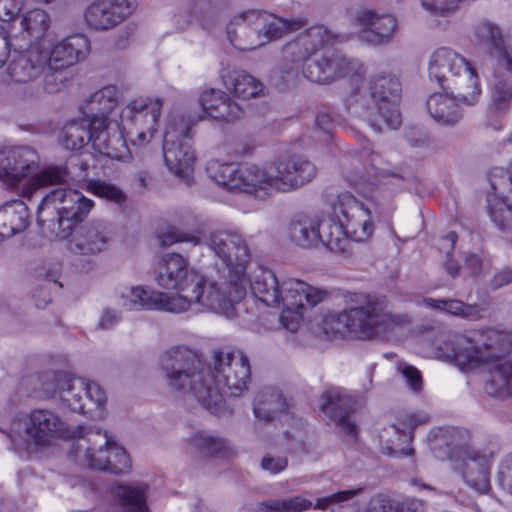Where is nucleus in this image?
I'll return each mask as SVG.
<instances>
[{
	"label": "nucleus",
	"instance_id": "nucleus-6",
	"mask_svg": "<svg viewBox=\"0 0 512 512\" xmlns=\"http://www.w3.org/2000/svg\"><path fill=\"white\" fill-rule=\"evenodd\" d=\"M307 25L305 18L283 19L265 10H247L231 22L227 34L231 44L241 51H251Z\"/></svg>",
	"mask_w": 512,
	"mask_h": 512
},
{
	"label": "nucleus",
	"instance_id": "nucleus-52",
	"mask_svg": "<svg viewBox=\"0 0 512 512\" xmlns=\"http://www.w3.org/2000/svg\"><path fill=\"white\" fill-rule=\"evenodd\" d=\"M427 109L436 123L446 125L448 97L445 93L432 94L427 101Z\"/></svg>",
	"mask_w": 512,
	"mask_h": 512
},
{
	"label": "nucleus",
	"instance_id": "nucleus-53",
	"mask_svg": "<svg viewBox=\"0 0 512 512\" xmlns=\"http://www.w3.org/2000/svg\"><path fill=\"white\" fill-rule=\"evenodd\" d=\"M131 466L130 458L127 452L114 441L109 454V463L104 471L115 474L125 473Z\"/></svg>",
	"mask_w": 512,
	"mask_h": 512
},
{
	"label": "nucleus",
	"instance_id": "nucleus-62",
	"mask_svg": "<svg viewBox=\"0 0 512 512\" xmlns=\"http://www.w3.org/2000/svg\"><path fill=\"white\" fill-rule=\"evenodd\" d=\"M121 320V314L118 310L106 307L102 310L98 321V327L100 329H111L117 325Z\"/></svg>",
	"mask_w": 512,
	"mask_h": 512
},
{
	"label": "nucleus",
	"instance_id": "nucleus-43",
	"mask_svg": "<svg viewBox=\"0 0 512 512\" xmlns=\"http://www.w3.org/2000/svg\"><path fill=\"white\" fill-rule=\"evenodd\" d=\"M511 75L512 71L508 73L503 68L496 74L493 66L495 83L492 88V103L499 111H506L512 103V83L509 79Z\"/></svg>",
	"mask_w": 512,
	"mask_h": 512
},
{
	"label": "nucleus",
	"instance_id": "nucleus-57",
	"mask_svg": "<svg viewBox=\"0 0 512 512\" xmlns=\"http://www.w3.org/2000/svg\"><path fill=\"white\" fill-rule=\"evenodd\" d=\"M481 312L482 309L477 304H466L460 300L450 299V315L476 320L482 316Z\"/></svg>",
	"mask_w": 512,
	"mask_h": 512
},
{
	"label": "nucleus",
	"instance_id": "nucleus-9",
	"mask_svg": "<svg viewBox=\"0 0 512 512\" xmlns=\"http://www.w3.org/2000/svg\"><path fill=\"white\" fill-rule=\"evenodd\" d=\"M67 432L66 424L52 410L34 409L22 421H14L6 433L16 451L48 447Z\"/></svg>",
	"mask_w": 512,
	"mask_h": 512
},
{
	"label": "nucleus",
	"instance_id": "nucleus-27",
	"mask_svg": "<svg viewBox=\"0 0 512 512\" xmlns=\"http://www.w3.org/2000/svg\"><path fill=\"white\" fill-rule=\"evenodd\" d=\"M293 277H278L272 270L258 267L251 279V289L255 297L268 306L288 303L286 282Z\"/></svg>",
	"mask_w": 512,
	"mask_h": 512
},
{
	"label": "nucleus",
	"instance_id": "nucleus-50",
	"mask_svg": "<svg viewBox=\"0 0 512 512\" xmlns=\"http://www.w3.org/2000/svg\"><path fill=\"white\" fill-rule=\"evenodd\" d=\"M363 491L362 487H358L350 490H343L335 492L331 495L318 498L316 500L315 509L326 510L333 505H344L346 502L351 501L353 498L361 494Z\"/></svg>",
	"mask_w": 512,
	"mask_h": 512
},
{
	"label": "nucleus",
	"instance_id": "nucleus-19",
	"mask_svg": "<svg viewBox=\"0 0 512 512\" xmlns=\"http://www.w3.org/2000/svg\"><path fill=\"white\" fill-rule=\"evenodd\" d=\"M74 444L76 460L88 468L102 470L107 468L109 454L114 440L100 429L79 426Z\"/></svg>",
	"mask_w": 512,
	"mask_h": 512
},
{
	"label": "nucleus",
	"instance_id": "nucleus-26",
	"mask_svg": "<svg viewBox=\"0 0 512 512\" xmlns=\"http://www.w3.org/2000/svg\"><path fill=\"white\" fill-rule=\"evenodd\" d=\"M319 407L335 422L343 434L356 437L357 426L349 418L353 400L343 390L339 388L327 390L321 397Z\"/></svg>",
	"mask_w": 512,
	"mask_h": 512
},
{
	"label": "nucleus",
	"instance_id": "nucleus-40",
	"mask_svg": "<svg viewBox=\"0 0 512 512\" xmlns=\"http://www.w3.org/2000/svg\"><path fill=\"white\" fill-rule=\"evenodd\" d=\"M291 240L303 248L319 246V220L308 216H299L292 220L289 227Z\"/></svg>",
	"mask_w": 512,
	"mask_h": 512
},
{
	"label": "nucleus",
	"instance_id": "nucleus-47",
	"mask_svg": "<svg viewBox=\"0 0 512 512\" xmlns=\"http://www.w3.org/2000/svg\"><path fill=\"white\" fill-rule=\"evenodd\" d=\"M219 235H228V236H235V237H238L241 242H242V245L244 246L246 252H247V261L245 263V269L247 268V265L250 261V251H249V248H248V245L245 241V239L243 238L242 235L236 233V232H217V233H213L209 236V239H208V242H207V245L209 246V248L215 253V255L220 258L223 263L225 264L226 268H227V275L229 276H232V277H235V270H236V256H237V249L234 248V247H231V245H228V246H223V250L225 251L226 250V253L229 254L228 256L231 258V261H228V260H225L224 257H222L221 255H219L217 253V251L212 247V241L214 240L215 237L219 236Z\"/></svg>",
	"mask_w": 512,
	"mask_h": 512
},
{
	"label": "nucleus",
	"instance_id": "nucleus-59",
	"mask_svg": "<svg viewBox=\"0 0 512 512\" xmlns=\"http://www.w3.org/2000/svg\"><path fill=\"white\" fill-rule=\"evenodd\" d=\"M428 442L431 450L435 453V456L444 460L445 453H442V448L448 446L445 432L440 428L433 429L428 435Z\"/></svg>",
	"mask_w": 512,
	"mask_h": 512
},
{
	"label": "nucleus",
	"instance_id": "nucleus-45",
	"mask_svg": "<svg viewBox=\"0 0 512 512\" xmlns=\"http://www.w3.org/2000/svg\"><path fill=\"white\" fill-rule=\"evenodd\" d=\"M313 507L310 500L295 496L283 500H269L260 503L255 512H303Z\"/></svg>",
	"mask_w": 512,
	"mask_h": 512
},
{
	"label": "nucleus",
	"instance_id": "nucleus-42",
	"mask_svg": "<svg viewBox=\"0 0 512 512\" xmlns=\"http://www.w3.org/2000/svg\"><path fill=\"white\" fill-rule=\"evenodd\" d=\"M90 135V123L87 118L73 121L62 130L60 143L68 150H79L88 142Z\"/></svg>",
	"mask_w": 512,
	"mask_h": 512
},
{
	"label": "nucleus",
	"instance_id": "nucleus-36",
	"mask_svg": "<svg viewBox=\"0 0 512 512\" xmlns=\"http://www.w3.org/2000/svg\"><path fill=\"white\" fill-rule=\"evenodd\" d=\"M286 409L287 403L281 392L275 388L266 387L258 392L253 410L257 419L268 422Z\"/></svg>",
	"mask_w": 512,
	"mask_h": 512
},
{
	"label": "nucleus",
	"instance_id": "nucleus-60",
	"mask_svg": "<svg viewBox=\"0 0 512 512\" xmlns=\"http://www.w3.org/2000/svg\"><path fill=\"white\" fill-rule=\"evenodd\" d=\"M500 486L512 494V457H506L500 464L498 472Z\"/></svg>",
	"mask_w": 512,
	"mask_h": 512
},
{
	"label": "nucleus",
	"instance_id": "nucleus-5",
	"mask_svg": "<svg viewBox=\"0 0 512 512\" xmlns=\"http://www.w3.org/2000/svg\"><path fill=\"white\" fill-rule=\"evenodd\" d=\"M69 173L62 166L39 169L37 152L27 146L0 150V180L7 186L18 188L26 197L41 187L64 184Z\"/></svg>",
	"mask_w": 512,
	"mask_h": 512
},
{
	"label": "nucleus",
	"instance_id": "nucleus-44",
	"mask_svg": "<svg viewBox=\"0 0 512 512\" xmlns=\"http://www.w3.org/2000/svg\"><path fill=\"white\" fill-rule=\"evenodd\" d=\"M22 31L30 40L41 39L50 27V16L42 9H33L26 12L20 20Z\"/></svg>",
	"mask_w": 512,
	"mask_h": 512
},
{
	"label": "nucleus",
	"instance_id": "nucleus-29",
	"mask_svg": "<svg viewBox=\"0 0 512 512\" xmlns=\"http://www.w3.org/2000/svg\"><path fill=\"white\" fill-rule=\"evenodd\" d=\"M334 35L322 25L310 27L296 40L287 43L283 48V55L287 60L293 62L303 61L320 47L332 43Z\"/></svg>",
	"mask_w": 512,
	"mask_h": 512
},
{
	"label": "nucleus",
	"instance_id": "nucleus-51",
	"mask_svg": "<svg viewBox=\"0 0 512 512\" xmlns=\"http://www.w3.org/2000/svg\"><path fill=\"white\" fill-rule=\"evenodd\" d=\"M448 61V50L444 47L435 50L429 61V76L443 87L445 81V69Z\"/></svg>",
	"mask_w": 512,
	"mask_h": 512
},
{
	"label": "nucleus",
	"instance_id": "nucleus-10",
	"mask_svg": "<svg viewBox=\"0 0 512 512\" xmlns=\"http://www.w3.org/2000/svg\"><path fill=\"white\" fill-rule=\"evenodd\" d=\"M67 182L61 184L63 187L55 188L46 194L38 206V211L45 206H54L57 211L58 231L56 236L59 239H68L75 227L83 222L94 207V201L85 197L76 189L67 187Z\"/></svg>",
	"mask_w": 512,
	"mask_h": 512
},
{
	"label": "nucleus",
	"instance_id": "nucleus-12",
	"mask_svg": "<svg viewBox=\"0 0 512 512\" xmlns=\"http://www.w3.org/2000/svg\"><path fill=\"white\" fill-rule=\"evenodd\" d=\"M89 49L90 42L85 36L74 35L55 43L49 51H41L42 55H47L44 87L48 93H56L62 88L63 79L57 71L83 60Z\"/></svg>",
	"mask_w": 512,
	"mask_h": 512
},
{
	"label": "nucleus",
	"instance_id": "nucleus-33",
	"mask_svg": "<svg viewBox=\"0 0 512 512\" xmlns=\"http://www.w3.org/2000/svg\"><path fill=\"white\" fill-rule=\"evenodd\" d=\"M227 92L241 102L264 96L263 83L245 71H226L221 74Z\"/></svg>",
	"mask_w": 512,
	"mask_h": 512
},
{
	"label": "nucleus",
	"instance_id": "nucleus-28",
	"mask_svg": "<svg viewBox=\"0 0 512 512\" xmlns=\"http://www.w3.org/2000/svg\"><path fill=\"white\" fill-rule=\"evenodd\" d=\"M67 249L76 255H96L108 248L110 237L99 223L91 222L81 226L76 234L65 239Z\"/></svg>",
	"mask_w": 512,
	"mask_h": 512
},
{
	"label": "nucleus",
	"instance_id": "nucleus-15",
	"mask_svg": "<svg viewBox=\"0 0 512 512\" xmlns=\"http://www.w3.org/2000/svg\"><path fill=\"white\" fill-rule=\"evenodd\" d=\"M51 379L55 389L52 391L46 388V391L57 395L61 402L74 412H85L83 395L97 408H101L106 403V393L95 382L64 373L55 374Z\"/></svg>",
	"mask_w": 512,
	"mask_h": 512
},
{
	"label": "nucleus",
	"instance_id": "nucleus-13",
	"mask_svg": "<svg viewBox=\"0 0 512 512\" xmlns=\"http://www.w3.org/2000/svg\"><path fill=\"white\" fill-rule=\"evenodd\" d=\"M332 216L341 221L348 240L363 242L368 240L373 232L371 211L358 201L348 191L340 192L331 204Z\"/></svg>",
	"mask_w": 512,
	"mask_h": 512
},
{
	"label": "nucleus",
	"instance_id": "nucleus-56",
	"mask_svg": "<svg viewBox=\"0 0 512 512\" xmlns=\"http://www.w3.org/2000/svg\"><path fill=\"white\" fill-rule=\"evenodd\" d=\"M427 421L426 416H418V415H409L406 418L405 425L407 428L410 429L409 432L406 431H400L398 427L392 425L389 428L384 430V433L386 436L390 435L391 433L398 436V440L401 442H408L412 439V430L416 428L418 425L425 423Z\"/></svg>",
	"mask_w": 512,
	"mask_h": 512
},
{
	"label": "nucleus",
	"instance_id": "nucleus-32",
	"mask_svg": "<svg viewBox=\"0 0 512 512\" xmlns=\"http://www.w3.org/2000/svg\"><path fill=\"white\" fill-rule=\"evenodd\" d=\"M475 36L480 42L489 46L490 61L492 66H495L496 73L500 68L508 73L512 71V57L504 46L498 26L491 22H482L477 25Z\"/></svg>",
	"mask_w": 512,
	"mask_h": 512
},
{
	"label": "nucleus",
	"instance_id": "nucleus-64",
	"mask_svg": "<svg viewBox=\"0 0 512 512\" xmlns=\"http://www.w3.org/2000/svg\"><path fill=\"white\" fill-rule=\"evenodd\" d=\"M393 509L394 507L389 497L378 494L371 499L370 506L366 512H392Z\"/></svg>",
	"mask_w": 512,
	"mask_h": 512
},
{
	"label": "nucleus",
	"instance_id": "nucleus-41",
	"mask_svg": "<svg viewBox=\"0 0 512 512\" xmlns=\"http://www.w3.org/2000/svg\"><path fill=\"white\" fill-rule=\"evenodd\" d=\"M485 390L494 397H507L512 394V361L500 363L490 371Z\"/></svg>",
	"mask_w": 512,
	"mask_h": 512
},
{
	"label": "nucleus",
	"instance_id": "nucleus-21",
	"mask_svg": "<svg viewBox=\"0 0 512 512\" xmlns=\"http://www.w3.org/2000/svg\"><path fill=\"white\" fill-rule=\"evenodd\" d=\"M201 274L195 270H189L187 260L177 253L163 255L155 269V281L163 289H175V293H168L169 297H189L193 288L190 279Z\"/></svg>",
	"mask_w": 512,
	"mask_h": 512
},
{
	"label": "nucleus",
	"instance_id": "nucleus-48",
	"mask_svg": "<svg viewBox=\"0 0 512 512\" xmlns=\"http://www.w3.org/2000/svg\"><path fill=\"white\" fill-rule=\"evenodd\" d=\"M84 188L96 196L106 198L116 203H122L126 200V196L122 190L102 180H87Z\"/></svg>",
	"mask_w": 512,
	"mask_h": 512
},
{
	"label": "nucleus",
	"instance_id": "nucleus-20",
	"mask_svg": "<svg viewBox=\"0 0 512 512\" xmlns=\"http://www.w3.org/2000/svg\"><path fill=\"white\" fill-rule=\"evenodd\" d=\"M179 297L143 285L125 286L117 293L118 306L127 311H161L179 314Z\"/></svg>",
	"mask_w": 512,
	"mask_h": 512
},
{
	"label": "nucleus",
	"instance_id": "nucleus-2",
	"mask_svg": "<svg viewBox=\"0 0 512 512\" xmlns=\"http://www.w3.org/2000/svg\"><path fill=\"white\" fill-rule=\"evenodd\" d=\"M343 303L341 312H327L315 318L313 328L331 337L372 340L411 322L408 315L392 312L384 296L345 292Z\"/></svg>",
	"mask_w": 512,
	"mask_h": 512
},
{
	"label": "nucleus",
	"instance_id": "nucleus-11",
	"mask_svg": "<svg viewBox=\"0 0 512 512\" xmlns=\"http://www.w3.org/2000/svg\"><path fill=\"white\" fill-rule=\"evenodd\" d=\"M164 103L161 97L141 96L131 100L122 109L121 124L133 145H145L154 137Z\"/></svg>",
	"mask_w": 512,
	"mask_h": 512
},
{
	"label": "nucleus",
	"instance_id": "nucleus-49",
	"mask_svg": "<svg viewBox=\"0 0 512 512\" xmlns=\"http://www.w3.org/2000/svg\"><path fill=\"white\" fill-rule=\"evenodd\" d=\"M483 270V261L481 257L475 253H469L464 258L463 265H454L450 262V276H462L464 278L478 277Z\"/></svg>",
	"mask_w": 512,
	"mask_h": 512
},
{
	"label": "nucleus",
	"instance_id": "nucleus-30",
	"mask_svg": "<svg viewBox=\"0 0 512 512\" xmlns=\"http://www.w3.org/2000/svg\"><path fill=\"white\" fill-rule=\"evenodd\" d=\"M355 23L362 27V38L375 45L390 42L397 29V21L392 15H378L363 9L356 13Z\"/></svg>",
	"mask_w": 512,
	"mask_h": 512
},
{
	"label": "nucleus",
	"instance_id": "nucleus-37",
	"mask_svg": "<svg viewBox=\"0 0 512 512\" xmlns=\"http://www.w3.org/2000/svg\"><path fill=\"white\" fill-rule=\"evenodd\" d=\"M117 88L113 85L105 86L94 92L86 101L85 118L89 123L94 119H105L114 109L117 102Z\"/></svg>",
	"mask_w": 512,
	"mask_h": 512
},
{
	"label": "nucleus",
	"instance_id": "nucleus-7",
	"mask_svg": "<svg viewBox=\"0 0 512 512\" xmlns=\"http://www.w3.org/2000/svg\"><path fill=\"white\" fill-rule=\"evenodd\" d=\"M470 433L465 428L450 429V468L478 494L488 493L490 467L488 458L469 445Z\"/></svg>",
	"mask_w": 512,
	"mask_h": 512
},
{
	"label": "nucleus",
	"instance_id": "nucleus-23",
	"mask_svg": "<svg viewBox=\"0 0 512 512\" xmlns=\"http://www.w3.org/2000/svg\"><path fill=\"white\" fill-rule=\"evenodd\" d=\"M486 335L488 341H484L482 346L463 348L459 347L461 342L463 340L469 342V340L465 336L456 335L453 341L454 346L452 348V355H450V362H452L453 359L459 361L461 358H464L465 361L471 365L488 363L509 352L511 346L507 333L491 330Z\"/></svg>",
	"mask_w": 512,
	"mask_h": 512
},
{
	"label": "nucleus",
	"instance_id": "nucleus-63",
	"mask_svg": "<svg viewBox=\"0 0 512 512\" xmlns=\"http://www.w3.org/2000/svg\"><path fill=\"white\" fill-rule=\"evenodd\" d=\"M512 283V268H503L494 273L489 281L492 290H498Z\"/></svg>",
	"mask_w": 512,
	"mask_h": 512
},
{
	"label": "nucleus",
	"instance_id": "nucleus-16",
	"mask_svg": "<svg viewBox=\"0 0 512 512\" xmlns=\"http://www.w3.org/2000/svg\"><path fill=\"white\" fill-rule=\"evenodd\" d=\"M493 190L487 194V213L494 226L512 241V188L504 195L505 188L512 187V173L503 168H494L490 176Z\"/></svg>",
	"mask_w": 512,
	"mask_h": 512
},
{
	"label": "nucleus",
	"instance_id": "nucleus-18",
	"mask_svg": "<svg viewBox=\"0 0 512 512\" xmlns=\"http://www.w3.org/2000/svg\"><path fill=\"white\" fill-rule=\"evenodd\" d=\"M303 73L315 83H331L341 77L361 76L364 67L358 60L347 59L336 52L324 53L306 60Z\"/></svg>",
	"mask_w": 512,
	"mask_h": 512
},
{
	"label": "nucleus",
	"instance_id": "nucleus-39",
	"mask_svg": "<svg viewBox=\"0 0 512 512\" xmlns=\"http://www.w3.org/2000/svg\"><path fill=\"white\" fill-rule=\"evenodd\" d=\"M319 245L322 244L334 252H345L349 240L341 221L333 218L319 220Z\"/></svg>",
	"mask_w": 512,
	"mask_h": 512
},
{
	"label": "nucleus",
	"instance_id": "nucleus-54",
	"mask_svg": "<svg viewBox=\"0 0 512 512\" xmlns=\"http://www.w3.org/2000/svg\"><path fill=\"white\" fill-rule=\"evenodd\" d=\"M285 308L280 315L281 325L290 332H296L301 326L304 307H298L289 303H282Z\"/></svg>",
	"mask_w": 512,
	"mask_h": 512
},
{
	"label": "nucleus",
	"instance_id": "nucleus-34",
	"mask_svg": "<svg viewBox=\"0 0 512 512\" xmlns=\"http://www.w3.org/2000/svg\"><path fill=\"white\" fill-rule=\"evenodd\" d=\"M28 220V207L21 200H14L0 207V240L25 230Z\"/></svg>",
	"mask_w": 512,
	"mask_h": 512
},
{
	"label": "nucleus",
	"instance_id": "nucleus-3",
	"mask_svg": "<svg viewBox=\"0 0 512 512\" xmlns=\"http://www.w3.org/2000/svg\"><path fill=\"white\" fill-rule=\"evenodd\" d=\"M208 171L218 185L255 195L259 192L290 191L310 182L316 175L315 165L298 156L267 167L212 162Z\"/></svg>",
	"mask_w": 512,
	"mask_h": 512
},
{
	"label": "nucleus",
	"instance_id": "nucleus-17",
	"mask_svg": "<svg viewBox=\"0 0 512 512\" xmlns=\"http://www.w3.org/2000/svg\"><path fill=\"white\" fill-rule=\"evenodd\" d=\"M369 90L373 106H369L368 109L377 111L389 128H399L401 125V115L397 108L401 93L399 80L390 73L381 72L372 76Z\"/></svg>",
	"mask_w": 512,
	"mask_h": 512
},
{
	"label": "nucleus",
	"instance_id": "nucleus-58",
	"mask_svg": "<svg viewBox=\"0 0 512 512\" xmlns=\"http://www.w3.org/2000/svg\"><path fill=\"white\" fill-rule=\"evenodd\" d=\"M287 465L288 460L285 456H274L271 454L264 455L260 462L261 469L273 475L285 470Z\"/></svg>",
	"mask_w": 512,
	"mask_h": 512
},
{
	"label": "nucleus",
	"instance_id": "nucleus-4",
	"mask_svg": "<svg viewBox=\"0 0 512 512\" xmlns=\"http://www.w3.org/2000/svg\"><path fill=\"white\" fill-rule=\"evenodd\" d=\"M225 245L237 249L235 277L226 275L223 281L214 282L203 275H192L190 286L193 291L189 293V297H179V314L188 312L194 305H201L227 318L235 316V304L246 294L245 263L248 256L238 237L219 235L212 241V247L217 253L231 261L229 254L223 250Z\"/></svg>",
	"mask_w": 512,
	"mask_h": 512
},
{
	"label": "nucleus",
	"instance_id": "nucleus-55",
	"mask_svg": "<svg viewBox=\"0 0 512 512\" xmlns=\"http://www.w3.org/2000/svg\"><path fill=\"white\" fill-rule=\"evenodd\" d=\"M397 371L402 375L407 387L414 393H420L423 389L421 372L408 363H399Z\"/></svg>",
	"mask_w": 512,
	"mask_h": 512
},
{
	"label": "nucleus",
	"instance_id": "nucleus-8",
	"mask_svg": "<svg viewBox=\"0 0 512 512\" xmlns=\"http://www.w3.org/2000/svg\"><path fill=\"white\" fill-rule=\"evenodd\" d=\"M194 122L184 115L169 116L163 139L165 165L169 171L186 185L194 179L195 152L189 141Z\"/></svg>",
	"mask_w": 512,
	"mask_h": 512
},
{
	"label": "nucleus",
	"instance_id": "nucleus-38",
	"mask_svg": "<svg viewBox=\"0 0 512 512\" xmlns=\"http://www.w3.org/2000/svg\"><path fill=\"white\" fill-rule=\"evenodd\" d=\"M285 284L288 293V303L298 307H304L303 299L311 306H316L327 300L330 296L329 291L326 289L311 286L297 278H293V280H289Z\"/></svg>",
	"mask_w": 512,
	"mask_h": 512
},
{
	"label": "nucleus",
	"instance_id": "nucleus-35",
	"mask_svg": "<svg viewBox=\"0 0 512 512\" xmlns=\"http://www.w3.org/2000/svg\"><path fill=\"white\" fill-rule=\"evenodd\" d=\"M147 490L148 486L143 483L117 484L112 488V495L121 507L120 512H149Z\"/></svg>",
	"mask_w": 512,
	"mask_h": 512
},
{
	"label": "nucleus",
	"instance_id": "nucleus-14",
	"mask_svg": "<svg viewBox=\"0 0 512 512\" xmlns=\"http://www.w3.org/2000/svg\"><path fill=\"white\" fill-rule=\"evenodd\" d=\"M450 110L459 103L474 105L481 93L478 76L471 64L458 53L450 54ZM462 118L460 110L450 111V124Z\"/></svg>",
	"mask_w": 512,
	"mask_h": 512
},
{
	"label": "nucleus",
	"instance_id": "nucleus-25",
	"mask_svg": "<svg viewBox=\"0 0 512 512\" xmlns=\"http://www.w3.org/2000/svg\"><path fill=\"white\" fill-rule=\"evenodd\" d=\"M202 113L216 121L232 123L245 115L244 106L237 102L229 92L218 88L205 87L198 96Z\"/></svg>",
	"mask_w": 512,
	"mask_h": 512
},
{
	"label": "nucleus",
	"instance_id": "nucleus-22",
	"mask_svg": "<svg viewBox=\"0 0 512 512\" xmlns=\"http://www.w3.org/2000/svg\"><path fill=\"white\" fill-rule=\"evenodd\" d=\"M124 131L122 124L115 121L94 119L90 122L89 140L97 153L115 160H126L130 152Z\"/></svg>",
	"mask_w": 512,
	"mask_h": 512
},
{
	"label": "nucleus",
	"instance_id": "nucleus-1",
	"mask_svg": "<svg viewBox=\"0 0 512 512\" xmlns=\"http://www.w3.org/2000/svg\"><path fill=\"white\" fill-rule=\"evenodd\" d=\"M158 365L172 391L192 397L215 415L224 411L226 397L248 390L251 377L249 359L238 350H215L203 363L194 350L178 345L163 351Z\"/></svg>",
	"mask_w": 512,
	"mask_h": 512
},
{
	"label": "nucleus",
	"instance_id": "nucleus-46",
	"mask_svg": "<svg viewBox=\"0 0 512 512\" xmlns=\"http://www.w3.org/2000/svg\"><path fill=\"white\" fill-rule=\"evenodd\" d=\"M191 445L205 455H226L229 449L228 443L208 432H197L191 437Z\"/></svg>",
	"mask_w": 512,
	"mask_h": 512
},
{
	"label": "nucleus",
	"instance_id": "nucleus-61",
	"mask_svg": "<svg viewBox=\"0 0 512 512\" xmlns=\"http://www.w3.org/2000/svg\"><path fill=\"white\" fill-rule=\"evenodd\" d=\"M188 241L192 242L193 245L199 244V238L196 236H188L186 234L177 233L176 231H168L159 236V244L162 247L173 245L177 242Z\"/></svg>",
	"mask_w": 512,
	"mask_h": 512
},
{
	"label": "nucleus",
	"instance_id": "nucleus-31",
	"mask_svg": "<svg viewBox=\"0 0 512 512\" xmlns=\"http://www.w3.org/2000/svg\"><path fill=\"white\" fill-rule=\"evenodd\" d=\"M38 49L32 48L25 52H15L7 67V74L16 83H26L40 75H47L45 60Z\"/></svg>",
	"mask_w": 512,
	"mask_h": 512
},
{
	"label": "nucleus",
	"instance_id": "nucleus-24",
	"mask_svg": "<svg viewBox=\"0 0 512 512\" xmlns=\"http://www.w3.org/2000/svg\"><path fill=\"white\" fill-rule=\"evenodd\" d=\"M135 0H95L84 10V20L95 31L109 30L132 14Z\"/></svg>",
	"mask_w": 512,
	"mask_h": 512
}]
</instances>
